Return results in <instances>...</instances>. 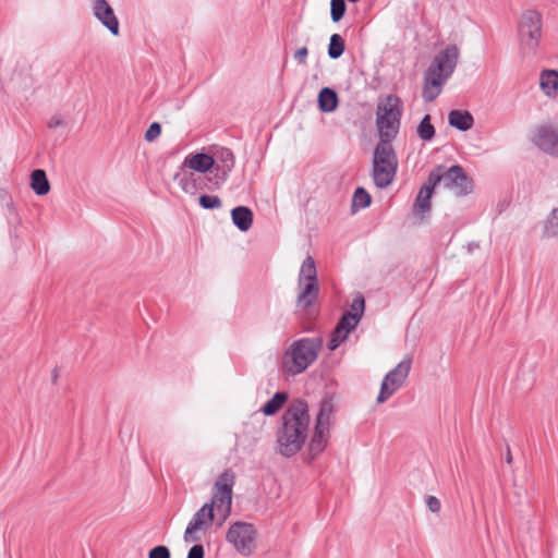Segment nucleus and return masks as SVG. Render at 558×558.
I'll list each match as a JSON object with an SVG mask.
<instances>
[{"mask_svg":"<svg viewBox=\"0 0 558 558\" xmlns=\"http://www.w3.org/2000/svg\"><path fill=\"white\" fill-rule=\"evenodd\" d=\"M180 170L181 171L173 175V180L178 182L184 193L194 194L198 189H203V186L197 183L194 173L187 172L184 169Z\"/></svg>","mask_w":558,"mask_h":558,"instance_id":"25","label":"nucleus"},{"mask_svg":"<svg viewBox=\"0 0 558 558\" xmlns=\"http://www.w3.org/2000/svg\"><path fill=\"white\" fill-rule=\"evenodd\" d=\"M317 102L322 112H333L338 108L339 97L335 89L324 87L318 93Z\"/></svg>","mask_w":558,"mask_h":558,"instance_id":"22","label":"nucleus"},{"mask_svg":"<svg viewBox=\"0 0 558 558\" xmlns=\"http://www.w3.org/2000/svg\"><path fill=\"white\" fill-rule=\"evenodd\" d=\"M307 54H308V50L306 47H302V48H299L295 53H294V59L300 63V64H306V58H307Z\"/></svg>","mask_w":558,"mask_h":558,"instance_id":"39","label":"nucleus"},{"mask_svg":"<svg viewBox=\"0 0 558 558\" xmlns=\"http://www.w3.org/2000/svg\"><path fill=\"white\" fill-rule=\"evenodd\" d=\"M350 311L342 314L338 322V326L347 332H351L356 328L365 311V300L362 294H357L351 305Z\"/></svg>","mask_w":558,"mask_h":558,"instance_id":"16","label":"nucleus"},{"mask_svg":"<svg viewBox=\"0 0 558 558\" xmlns=\"http://www.w3.org/2000/svg\"><path fill=\"white\" fill-rule=\"evenodd\" d=\"M542 37V15L535 10L525 11L519 24L520 49L524 56H534Z\"/></svg>","mask_w":558,"mask_h":558,"instance_id":"10","label":"nucleus"},{"mask_svg":"<svg viewBox=\"0 0 558 558\" xmlns=\"http://www.w3.org/2000/svg\"><path fill=\"white\" fill-rule=\"evenodd\" d=\"M435 126L432 124L430 116L425 114L417 125V136L424 142H430L435 137Z\"/></svg>","mask_w":558,"mask_h":558,"instance_id":"28","label":"nucleus"},{"mask_svg":"<svg viewBox=\"0 0 558 558\" xmlns=\"http://www.w3.org/2000/svg\"><path fill=\"white\" fill-rule=\"evenodd\" d=\"M435 185H432L428 181L421 187L414 203L415 214H425L430 210V197Z\"/></svg>","mask_w":558,"mask_h":558,"instance_id":"23","label":"nucleus"},{"mask_svg":"<svg viewBox=\"0 0 558 558\" xmlns=\"http://www.w3.org/2000/svg\"><path fill=\"white\" fill-rule=\"evenodd\" d=\"M161 133V125L158 122H154L149 125L145 133V140L147 142L155 141Z\"/></svg>","mask_w":558,"mask_h":558,"instance_id":"36","label":"nucleus"},{"mask_svg":"<svg viewBox=\"0 0 558 558\" xmlns=\"http://www.w3.org/2000/svg\"><path fill=\"white\" fill-rule=\"evenodd\" d=\"M288 400V393L284 391L276 392L260 409V412L266 416L276 414Z\"/></svg>","mask_w":558,"mask_h":558,"instance_id":"27","label":"nucleus"},{"mask_svg":"<svg viewBox=\"0 0 558 558\" xmlns=\"http://www.w3.org/2000/svg\"><path fill=\"white\" fill-rule=\"evenodd\" d=\"M298 284L300 293L296 299V306L299 308L311 307L319 294L316 264L311 255L306 256L301 265Z\"/></svg>","mask_w":558,"mask_h":558,"instance_id":"9","label":"nucleus"},{"mask_svg":"<svg viewBox=\"0 0 558 558\" xmlns=\"http://www.w3.org/2000/svg\"><path fill=\"white\" fill-rule=\"evenodd\" d=\"M323 348L320 337L301 338L293 341L282 356V372L290 376L305 372L318 357Z\"/></svg>","mask_w":558,"mask_h":558,"instance_id":"4","label":"nucleus"},{"mask_svg":"<svg viewBox=\"0 0 558 558\" xmlns=\"http://www.w3.org/2000/svg\"><path fill=\"white\" fill-rule=\"evenodd\" d=\"M349 332L344 331L340 328V326L337 325L328 342V349L330 351H335L343 341L347 340Z\"/></svg>","mask_w":558,"mask_h":558,"instance_id":"32","label":"nucleus"},{"mask_svg":"<svg viewBox=\"0 0 558 558\" xmlns=\"http://www.w3.org/2000/svg\"><path fill=\"white\" fill-rule=\"evenodd\" d=\"M213 522L217 523L213 504H205L194 513L189 522L183 536L184 542L194 543L199 541V536L196 533L202 530H207Z\"/></svg>","mask_w":558,"mask_h":558,"instance_id":"14","label":"nucleus"},{"mask_svg":"<svg viewBox=\"0 0 558 558\" xmlns=\"http://www.w3.org/2000/svg\"><path fill=\"white\" fill-rule=\"evenodd\" d=\"M63 123H64V122H63L62 117H61V116H59V114H56V116L51 117V119L49 120V122H48V126H49L50 129H57V128H59V126H62V125H63Z\"/></svg>","mask_w":558,"mask_h":558,"instance_id":"40","label":"nucleus"},{"mask_svg":"<svg viewBox=\"0 0 558 558\" xmlns=\"http://www.w3.org/2000/svg\"><path fill=\"white\" fill-rule=\"evenodd\" d=\"M534 143L543 151L558 156V126H539L534 137Z\"/></svg>","mask_w":558,"mask_h":558,"instance_id":"17","label":"nucleus"},{"mask_svg":"<svg viewBox=\"0 0 558 558\" xmlns=\"http://www.w3.org/2000/svg\"><path fill=\"white\" fill-rule=\"evenodd\" d=\"M94 16L113 35H119V21L107 0L93 1Z\"/></svg>","mask_w":558,"mask_h":558,"instance_id":"15","label":"nucleus"},{"mask_svg":"<svg viewBox=\"0 0 558 558\" xmlns=\"http://www.w3.org/2000/svg\"><path fill=\"white\" fill-rule=\"evenodd\" d=\"M425 501H426V507L428 508V510L430 512L438 513L440 511L441 504L437 497L429 495L426 497Z\"/></svg>","mask_w":558,"mask_h":558,"instance_id":"37","label":"nucleus"},{"mask_svg":"<svg viewBox=\"0 0 558 558\" xmlns=\"http://www.w3.org/2000/svg\"><path fill=\"white\" fill-rule=\"evenodd\" d=\"M254 535L255 531L252 524L235 522L229 527L226 538L241 554L250 555L254 547Z\"/></svg>","mask_w":558,"mask_h":558,"instance_id":"13","label":"nucleus"},{"mask_svg":"<svg viewBox=\"0 0 558 558\" xmlns=\"http://www.w3.org/2000/svg\"><path fill=\"white\" fill-rule=\"evenodd\" d=\"M506 462L508 464L512 463V454L509 446H507Z\"/></svg>","mask_w":558,"mask_h":558,"instance_id":"41","label":"nucleus"},{"mask_svg":"<svg viewBox=\"0 0 558 558\" xmlns=\"http://www.w3.org/2000/svg\"><path fill=\"white\" fill-rule=\"evenodd\" d=\"M428 182L437 185L444 182L445 187L450 189L457 196H465L473 192V180L468 177L460 165H453L446 169L445 166L435 167L428 174Z\"/></svg>","mask_w":558,"mask_h":558,"instance_id":"7","label":"nucleus"},{"mask_svg":"<svg viewBox=\"0 0 558 558\" xmlns=\"http://www.w3.org/2000/svg\"><path fill=\"white\" fill-rule=\"evenodd\" d=\"M235 483V474L232 470H225L216 480L213 487V504L217 518V526H222L231 514L232 489Z\"/></svg>","mask_w":558,"mask_h":558,"instance_id":"8","label":"nucleus"},{"mask_svg":"<svg viewBox=\"0 0 558 558\" xmlns=\"http://www.w3.org/2000/svg\"><path fill=\"white\" fill-rule=\"evenodd\" d=\"M345 49V44L341 35L332 34L330 36L329 45H328V56L331 59L340 58Z\"/></svg>","mask_w":558,"mask_h":558,"instance_id":"31","label":"nucleus"},{"mask_svg":"<svg viewBox=\"0 0 558 558\" xmlns=\"http://www.w3.org/2000/svg\"><path fill=\"white\" fill-rule=\"evenodd\" d=\"M31 187L38 196H44L50 191V183L47 178L46 171L43 169H35L31 173Z\"/></svg>","mask_w":558,"mask_h":558,"instance_id":"24","label":"nucleus"},{"mask_svg":"<svg viewBox=\"0 0 558 558\" xmlns=\"http://www.w3.org/2000/svg\"><path fill=\"white\" fill-rule=\"evenodd\" d=\"M233 225L242 232L250 230L253 225V211L246 206H238L231 210Z\"/></svg>","mask_w":558,"mask_h":558,"instance_id":"21","label":"nucleus"},{"mask_svg":"<svg viewBox=\"0 0 558 558\" xmlns=\"http://www.w3.org/2000/svg\"><path fill=\"white\" fill-rule=\"evenodd\" d=\"M215 166V158L206 153H196L184 158L180 169L190 168L196 172L205 173Z\"/></svg>","mask_w":558,"mask_h":558,"instance_id":"19","label":"nucleus"},{"mask_svg":"<svg viewBox=\"0 0 558 558\" xmlns=\"http://www.w3.org/2000/svg\"><path fill=\"white\" fill-rule=\"evenodd\" d=\"M398 170V158L390 142L379 141L373 154V180L378 189L389 186Z\"/></svg>","mask_w":558,"mask_h":558,"instance_id":"5","label":"nucleus"},{"mask_svg":"<svg viewBox=\"0 0 558 558\" xmlns=\"http://www.w3.org/2000/svg\"><path fill=\"white\" fill-rule=\"evenodd\" d=\"M349 1H350V2H353V3H355V2H357L359 0H349Z\"/></svg>","mask_w":558,"mask_h":558,"instance_id":"43","label":"nucleus"},{"mask_svg":"<svg viewBox=\"0 0 558 558\" xmlns=\"http://www.w3.org/2000/svg\"><path fill=\"white\" fill-rule=\"evenodd\" d=\"M198 204L204 209H218L221 207V199L217 195L203 194L198 198Z\"/></svg>","mask_w":558,"mask_h":558,"instance_id":"34","label":"nucleus"},{"mask_svg":"<svg viewBox=\"0 0 558 558\" xmlns=\"http://www.w3.org/2000/svg\"><path fill=\"white\" fill-rule=\"evenodd\" d=\"M204 557H205L204 546L201 544H195L190 548L186 558H204Z\"/></svg>","mask_w":558,"mask_h":558,"instance_id":"38","label":"nucleus"},{"mask_svg":"<svg viewBox=\"0 0 558 558\" xmlns=\"http://www.w3.org/2000/svg\"><path fill=\"white\" fill-rule=\"evenodd\" d=\"M372 197L364 187H357L352 196V211L355 213L359 209L366 208L371 205Z\"/></svg>","mask_w":558,"mask_h":558,"instance_id":"29","label":"nucleus"},{"mask_svg":"<svg viewBox=\"0 0 558 558\" xmlns=\"http://www.w3.org/2000/svg\"><path fill=\"white\" fill-rule=\"evenodd\" d=\"M345 1L344 0H331L330 1V16L332 22H339L345 13Z\"/></svg>","mask_w":558,"mask_h":558,"instance_id":"33","label":"nucleus"},{"mask_svg":"<svg viewBox=\"0 0 558 558\" xmlns=\"http://www.w3.org/2000/svg\"><path fill=\"white\" fill-rule=\"evenodd\" d=\"M459 56V48L448 45L434 57L424 75L422 97L425 102H432L439 96L444 84L454 72Z\"/></svg>","mask_w":558,"mask_h":558,"instance_id":"2","label":"nucleus"},{"mask_svg":"<svg viewBox=\"0 0 558 558\" xmlns=\"http://www.w3.org/2000/svg\"><path fill=\"white\" fill-rule=\"evenodd\" d=\"M539 86L547 96L556 95L558 89V71L544 70L541 74Z\"/></svg>","mask_w":558,"mask_h":558,"instance_id":"26","label":"nucleus"},{"mask_svg":"<svg viewBox=\"0 0 558 558\" xmlns=\"http://www.w3.org/2000/svg\"><path fill=\"white\" fill-rule=\"evenodd\" d=\"M448 122L450 126L465 132L473 128L474 118L468 110L454 109L449 112Z\"/></svg>","mask_w":558,"mask_h":558,"instance_id":"20","label":"nucleus"},{"mask_svg":"<svg viewBox=\"0 0 558 558\" xmlns=\"http://www.w3.org/2000/svg\"><path fill=\"white\" fill-rule=\"evenodd\" d=\"M402 101L401 99L390 94L386 97L385 101L377 105L376 110V124L379 131L380 140L395 138L399 133L400 121L402 117Z\"/></svg>","mask_w":558,"mask_h":558,"instance_id":"6","label":"nucleus"},{"mask_svg":"<svg viewBox=\"0 0 558 558\" xmlns=\"http://www.w3.org/2000/svg\"><path fill=\"white\" fill-rule=\"evenodd\" d=\"M459 56V48L448 45L434 57L424 75L422 97L425 102H432L439 96L444 84L454 72Z\"/></svg>","mask_w":558,"mask_h":558,"instance_id":"3","label":"nucleus"},{"mask_svg":"<svg viewBox=\"0 0 558 558\" xmlns=\"http://www.w3.org/2000/svg\"><path fill=\"white\" fill-rule=\"evenodd\" d=\"M310 422L307 402L293 400L283 412L276 432L277 450L282 457L291 458L302 449L308 436Z\"/></svg>","mask_w":558,"mask_h":558,"instance_id":"1","label":"nucleus"},{"mask_svg":"<svg viewBox=\"0 0 558 558\" xmlns=\"http://www.w3.org/2000/svg\"><path fill=\"white\" fill-rule=\"evenodd\" d=\"M412 366V357L405 355L403 360L397 364L390 372L386 374L381 381L380 390L377 396V402L384 403L398 389H400L408 378Z\"/></svg>","mask_w":558,"mask_h":558,"instance_id":"12","label":"nucleus"},{"mask_svg":"<svg viewBox=\"0 0 558 558\" xmlns=\"http://www.w3.org/2000/svg\"><path fill=\"white\" fill-rule=\"evenodd\" d=\"M213 157L215 158V166L213 168L215 170L216 183H223L234 168V155L231 149L221 147Z\"/></svg>","mask_w":558,"mask_h":558,"instance_id":"18","label":"nucleus"},{"mask_svg":"<svg viewBox=\"0 0 558 558\" xmlns=\"http://www.w3.org/2000/svg\"><path fill=\"white\" fill-rule=\"evenodd\" d=\"M544 238H558V207L554 208L544 222Z\"/></svg>","mask_w":558,"mask_h":558,"instance_id":"30","label":"nucleus"},{"mask_svg":"<svg viewBox=\"0 0 558 558\" xmlns=\"http://www.w3.org/2000/svg\"><path fill=\"white\" fill-rule=\"evenodd\" d=\"M148 558H170V550L165 545H158L149 550Z\"/></svg>","mask_w":558,"mask_h":558,"instance_id":"35","label":"nucleus"},{"mask_svg":"<svg viewBox=\"0 0 558 558\" xmlns=\"http://www.w3.org/2000/svg\"><path fill=\"white\" fill-rule=\"evenodd\" d=\"M57 377H58V369L54 368L53 369V381H56Z\"/></svg>","mask_w":558,"mask_h":558,"instance_id":"42","label":"nucleus"},{"mask_svg":"<svg viewBox=\"0 0 558 558\" xmlns=\"http://www.w3.org/2000/svg\"><path fill=\"white\" fill-rule=\"evenodd\" d=\"M331 413L332 403L329 400H323L316 415L314 433L308 444L311 459L320 454L328 444Z\"/></svg>","mask_w":558,"mask_h":558,"instance_id":"11","label":"nucleus"}]
</instances>
